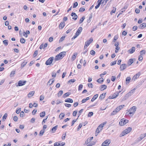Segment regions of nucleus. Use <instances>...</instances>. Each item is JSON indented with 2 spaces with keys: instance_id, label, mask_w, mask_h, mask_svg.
Masks as SVG:
<instances>
[{
  "instance_id": "nucleus-51",
  "label": "nucleus",
  "mask_w": 146,
  "mask_h": 146,
  "mask_svg": "<svg viewBox=\"0 0 146 146\" xmlns=\"http://www.w3.org/2000/svg\"><path fill=\"white\" fill-rule=\"evenodd\" d=\"M76 81L74 79H72L70 80L68 82V83H70V82L74 83Z\"/></svg>"
},
{
  "instance_id": "nucleus-42",
  "label": "nucleus",
  "mask_w": 146,
  "mask_h": 146,
  "mask_svg": "<svg viewBox=\"0 0 146 146\" xmlns=\"http://www.w3.org/2000/svg\"><path fill=\"white\" fill-rule=\"evenodd\" d=\"M58 142L59 146H63L65 145V143L64 142H61V141Z\"/></svg>"
},
{
  "instance_id": "nucleus-41",
  "label": "nucleus",
  "mask_w": 146,
  "mask_h": 146,
  "mask_svg": "<svg viewBox=\"0 0 146 146\" xmlns=\"http://www.w3.org/2000/svg\"><path fill=\"white\" fill-rule=\"evenodd\" d=\"M45 115V113L44 111L41 113L40 114V116L41 117H44Z\"/></svg>"
},
{
  "instance_id": "nucleus-36",
  "label": "nucleus",
  "mask_w": 146,
  "mask_h": 146,
  "mask_svg": "<svg viewBox=\"0 0 146 146\" xmlns=\"http://www.w3.org/2000/svg\"><path fill=\"white\" fill-rule=\"evenodd\" d=\"M85 19V17L84 16L82 17L80 20L79 21V24H80L82 23L84 20Z\"/></svg>"
},
{
  "instance_id": "nucleus-35",
  "label": "nucleus",
  "mask_w": 146,
  "mask_h": 146,
  "mask_svg": "<svg viewBox=\"0 0 146 146\" xmlns=\"http://www.w3.org/2000/svg\"><path fill=\"white\" fill-rule=\"evenodd\" d=\"M65 114L64 113H61L59 115V118L61 120L62 119L63 117H64Z\"/></svg>"
},
{
  "instance_id": "nucleus-27",
  "label": "nucleus",
  "mask_w": 146,
  "mask_h": 146,
  "mask_svg": "<svg viewBox=\"0 0 146 146\" xmlns=\"http://www.w3.org/2000/svg\"><path fill=\"white\" fill-rule=\"evenodd\" d=\"M92 17V14L91 13L90 15L89 19L87 20V22L88 23H90L91 21V19Z\"/></svg>"
},
{
  "instance_id": "nucleus-7",
  "label": "nucleus",
  "mask_w": 146,
  "mask_h": 146,
  "mask_svg": "<svg viewBox=\"0 0 146 146\" xmlns=\"http://www.w3.org/2000/svg\"><path fill=\"white\" fill-rule=\"evenodd\" d=\"M140 72H138L135 75L132 79V80L135 81V80L138 78L140 75Z\"/></svg>"
},
{
  "instance_id": "nucleus-52",
  "label": "nucleus",
  "mask_w": 146,
  "mask_h": 146,
  "mask_svg": "<svg viewBox=\"0 0 146 146\" xmlns=\"http://www.w3.org/2000/svg\"><path fill=\"white\" fill-rule=\"evenodd\" d=\"M145 50H141L140 52V55H143V54H144L145 53Z\"/></svg>"
},
{
  "instance_id": "nucleus-49",
  "label": "nucleus",
  "mask_w": 146,
  "mask_h": 146,
  "mask_svg": "<svg viewBox=\"0 0 146 146\" xmlns=\"http://www.w3.org/2000/svg\"><path fill=\"white\" fill-rule=\"evenodd\" d=\"M83 87V86L82 84H80L79 86H78V91H80L82 90V88Z\"/></svg>"
},
{
  "instance_id": "nucleus-9",
  "label": "nucleus",
  "mask_w": 146,
  "mask_h": 146,
  "mask_svg": "<svg viewBox=\"0 0 146 146\" xmlns=\"http://www.w3.org/2000/svg\"><path fill=\"white\" fill-rule=\"evenodd\" d=\"M54 57H52L49 58L46 61V65H48L51 64L54 59Z\"/></svg>"
},
{
  "instance_id": "nucleus-28",
  "label": "nucleus",
  "mask_w": 146,
  "mask_h": 146,
  "mask_svg": "<svg viewBox=\"0 0 146 146\" xmlns=\"http://www.w3.org/2000/svg\"><path fill=\"white\" fill-rule=\"evenodd\" d=\"M77 55V53H74L73 54L72 57V60H74L75 59Z\"/></svg>"
},
{
  "instance_id": "nucleus-13",
  "label": "nucleus",
  "mask_w": 146,
  "mask_h": 146,
  "mask_svg": "<svg viewBox=\"0 0 146 146\" xmlns=\"http://www.w3.org/2000/svg\"><path fill=\"white\" fill-rule=\"evenodd\" d=\"M26 82V81H22V80H20L18 83V85L19 86H22L25 85Z\"/></svg>"
},
{
  "instance_id": "nucleus-23",
  "label": "nucleus",
  "mask_w": 146,
  "mask_h": 146,
  "mask_svg": "<svg viewBox=\"0 0 146 146\" xmlns=\"http://www.w3.org/2000/svg\"><path fill=\"white\" fill-rule=\"evenodd\" d=\"M65 102H67L72 103L73 102V100L71 98H68L65 100Z\"/></svg>"
},
{
  "instance_id": "nucleus-16",
  "label": "nucleus",
  "mask_w": 146,
  "mask_h": 146,
  "mask_svg": "<svg viewBox=\"0 0 146 146\" xmlns=\"http://www.w3.org/2000/svg\"><path fill=\"white\" fill-rule=\"evenodd\" d=\"M66 53V52H62L60 53L58 55L59 56L60 59H62L65 55Z\"/></svg>"
},
{
  "instance_id": "nucleus-22",
  "label": "nucleus",
  "mask_w": 146,
  "mask_h": 146,
  "mask_svg": "<svg viewBox=\"0 0 146 146\" xmlns=\"http://www.w3.org/2000/svg\"><path fill=\"white\" fill-rule=\"evenodd\" d=\"M65 26V23L64 22H62L60 23L59 25V28L60 29H62Z\"/></svg>"
},
{
  "instance_id": "nucleus-56",
  "label": "nucleus",
  "mask_w": 146,
  "mask_h": 146,
  "mask_svg": "<svg viewBox=\"0 0 146 146\" xmlns=\"http://www.w3.org/2000/svg\"><path fill=\"white\" fill-rule=\"evenodd\" d=\"M82 123H80L79 124V125L78 127V128H77V131H79L80 130V129L82 127Z\"/></svg>"
},
{
  "instance_id": "nucleus-61",
  "label": "nucleus",
  "mask_w": 146,
  "mask_h": 146,
  "mask_svg": "<svg viewBox=\"0 0 146 146\" xmlns=\"http://www.w3.org/2000/svg\"><path fill=\"white\" fill-rule=\"evenodd\" d=\"M143 59V57L142 55H140L139 57L138 60L139 61H141Z\"/></svg>"
},
{
  "instance_id": "nucleus-2",
  "label": "nucleus",
  "mask_w": 146,
  "mask_h": 146,
  "mask_svg": "<svg viewBox=\"0 0 146 146\" xmlns=\"http://www.w3.org/2000/svg\"><path fill=\"white\" fill-rule=\"evenodd\" d=\"M132 130V128L131 127H128L124 130L120 135L119 136L121 137L125 134L129 133Z\"/></svg>"
},
{
  "instance_id": "nucleus-64",
  "label": "nucleus",
  "mask_w": 146,
  "mask_h": 146,
  "mask_svg": "<svg viewBox=\"0 0 146 146\" xmlns=\"http://www.w3.org/2000/svg\"><path fill=\"white\" fill-rule=\"evenodd\" d=\"M13 119L14 121H17L18 117L17 116H15L13 117Z\"/></svg>"
},
{
  "instance_id": "nucleus-33",
  "label": "nucleus",
  "mask_w": 146,
  "mask_h": 146,
  "mask_svg": "<svg viewBox=\"0 0 146 146\" xmlns=\"http://www.w3.org/2000/svg\"><path fill=\"white\" fill-rule=\"evenodd\" d=\"M70 94V93L68 92L65 93L63 95V97L64 98H65L69 96Z\"/></svg>"
},
{
  "instance_id": "nucleus-54",
  "label": "nucleus",
  "mask_w": 146,
  "mask_h": 146,
  "mask_svg": "<svg viewBox=\"0 0 146 146\" xmlns=\"http://www.w3.org/2000/svg\"><path fill=\"white\" fill-rule=\"evenodd\" d=\"M78 5V3L77 2H75L73 4V8H75Z\"/></svg>"
},
{
  "instance_id": "nucleus-34",
  "label": "nucleus",
  "mask_w": 146,
  "mask_h": 146,
  "mask_svg": "<svg viewBox=\"0 0 146 146\" xmlns=\"http://www.w3.org/2000/svg\"><path fill=\"white\" fill-rule=\"evenodd\" d=\"M54 59L55 61H58L61 60V59H60V57L58 54L57 55L55 56Z\"/></svg>"
},
{
  "instance_id": "nucleus-3",
  "label": "nucleus",
  "mask_w": 146,
  "mask_h": 146,
  "mask_svg": "<svg viewBox=\"0 0 146 146\" xmlns=\"http://www.w3.org/2000/svg\"><path fill=\"white\" fill-rule=\"evenodd\" d=\"M135 89L134 88L131 90L129 93L126 94L123 98L124 100L127 99L129 96L133 94L134 92Z\"/></svg>"
},
{
  "instance_id": "nucleus-40",
  "label": "nucleus",
  "mask_w": 146,
  "mask_h": 146,
  "mask_svg": "<svg viewBox=\"0 0 146 146\" xmlns=\"http://www.w3.org/2000/svg\"><path fill=\"white\" fill-rule=\"evenodd\" d=\"M58 125H56L55 126L53 127L52 129V131L53 132H54L56 130L57 128L58 127Z\"/></svg>"
},
{
  "instance_id": "nucleus-8",
  "label": "nucleus",
  "mask_w": 146,
  "mask_h": 146,
  "mask_svg": "<svg viewBox=\"0 0 146 146\" xmlns=\"http://www.w3.org/2000/svg\"><path fill=\"white\" fill-rule=\"evenodd\" d=\"M120 91L119 92H117L113 94L111 96H110L109 97L110 99H114L116 98L118 96L119 94Z\"/></svg>"
},
{
  "instance_id": "nucleus-15",
  "label": "nucleus",
  "mask_w": 146,
  "mask_h": 146,
  "mask_svg": "<svg viewBox=\"0 0 146 146\" xmlns=\"http://www.w3.org/2000/svg\"><path fill=\"white\" fill-rule=\"evenodd\" d=\"M135 60L134 58H131L127 62V64L129 66H130L134 62V61Z\"/></svg>"
},
{
  "instance_id": "nucleus-11",
  "label": "nucleus",
  "mask_w": 146,
  "mask_h": 146,
  "mask_svg": "<svg viewBox=\"0 0 146 146\" xmlns=\"http://www.w3.org/2000/svg\"><path fill=\"white\" fill-rule=\"evenodd\" d=\"M127 65L125 64H121L120 66V70L121 71H122L124 70L127 68Z\"/></svg>"
},
{
  "instance_id": "nucleus-24",
  "label": "nucleus",
  "mask_w": 146,
  "mask_h": 146,
  "mask_svg": "<svg viewBox=\"0 0 146 146\" xmlns=\"http://www.w3.org/2000/svg\"><path fill=\"white\" fill-rule=\"evenodd\" d=\"M106 94V93H103L101 94L100 96V99L101 100H102L103 99L105 96Z\"/></svg>"
},
{
  "instance_id": "nucleus-48",
  "label": "nucleus",
  "mask_w": 146,
  "mask_h": 146,
  "mask_svg": "<svg viewBox=\"0 0 146 146\" xmlns=\"http://www.w3.org/2000/svg\"><path fill=\"white\" fill-rule=\"evenodd\" d=\"M93 113L92 112H90L88 113V117H90L91 116L93 115Z\"/></svg>"
},
{
  "instance_id": "nucleus-14",
  "label": "nucleus",
  "mask_w": 146,
  "mask_h": 146,
  "mask_svg": "<svg viewBox=\"0 0 146 146\" xmlns=\"http://www.w3.org/2000/svg\"><path fill=\"white\" fill-rule=\"evenodd\" d=\"M71 15L73 17V19L75 21L78 18V16L74 12L72 13L71 14Z\"/></svg>"
},
{
  "instance_id": "nucleus-20",
  "label": "nucleus",
  "mask_w": 146,
  "mask_h": 146,
  "mask_svg": "<svg viewBox=\"0 0 146 146\" xmlns=\"http://www.w3.org/2000/svg\"><path fill=\"white\" fill-rule=\"evenodd\" d=\"M107 88V86L106 85H102L100 86V89L101 91H102L106 89Z\"/></svg>"
},
{
  "instance_id": "nucleus-12",
  "label": "nucleus",
  "mask_w": 146,
  "mask_h": 146,
  "mask_svg": "<svg viewBox=\"0 0 146 146\" xmlns=\"http://www.w3.org/2000/svg\"><path fill=\"white\" fill-rule=\"evenodd\" d=\"M46 129V125H44L43 126V129L40 131V133L38 134L39 136H41L44 133V130Z\"/></svg>"
},
{
  "instance_id": "nucleus-59",
  "label": "nucleus",
  "mask_w": 146,
  "mask_h": 146,
  "mask_svg": "<svg viewBox=\"0 0 146 146\" xmlns=\"http://www.w3.org/2000/svg\"><path fill=\"white\" fill-rule=\"evenodd\" d=\"M38 51L37 50H36L35 51L33 55V56H34V57H35L38 54Z\"/></svg>"
},
{
  "instance_id": "nucleus-32",
  "label": "nucleus",
  "mask_w": 146,
  "mask_h": 146,
  "mask_svg": "<svg viewBox=\"0 0 146 146\" xmlns=\"http://www.w3.org/2000/svg\"><path fill=\"white\" fill-rule=\"evenodd\" d=\"M104 81V79L102 78H101L97 80V82L99 83H101Z\"/></svg>"
},
{
  "instance_id": "nucleus-39",
  "label": "nucleus",
  "mask_w": 146,
  "mask_h": 146,
  "mask_svg": "<svg viewBox=\"0 0 146 146\" xmlns=\"http://www.w3.org/2000/svg\"><path fill=\"white\" fill-rule=\"evenodd\" d=\"M100 130L99 129V128H98V127L97 129H96V132H95L96 136H97V135H98V134L100 133Z\"/></svg>"
},
{
  "instance_id": "nucleus-53",
  "label": "nucleus",
  "mask_w": 146,
  "mask_h": 146,
  "mask_svg": "<svg viewBox=\"0 0 146 146\" xmlns=\"http://www.w3.org/2000/svg\"><path fill=\"white\" fill-rule=\"evenodd\" d=\"M15 73V71H12L11 72V73L10 74V77H12L14 76V75Z\"/></svg>"
},
{
  "instance_id": "nucleus-57",
  "label": "nucleus",
  "mask_w": 146,
  "mask_h": 146,
  "mask_svg": "<svg viewBox=\"0 0 146 146\" xmlns=\"http://www.w3.org/2000/svg\"><path fill=\"white\" fill-rule=\"evenodd\" d=\"M88 86L89 88H92L93 87V85L92 83H88Z\"/></svg>"
},
{
  "instance_id": "nucleus-45",
  "label": "nucleus",
  "mask_w": 146,
  "mask_h": 146,
  "mask_svg": "<svg viewBox=\"0 0 146 146\" xmlns=\"http://www.w3.org/2000/svg\"><path fill=\"white\" fill-rule=\"evenodd\" d=\"M20 42L21 43H24L25 42V40L23 38H21L20 39Z\"/></svg>"
},
{
  "instance_id": "nucleus-37",
  "label": "nucleus",
  "mask_w": 146,
  "mask_h": 146,
  "mask_svg": "<svg viewBox=\"0 0 146 146\" xmlns=\"http://www.w3.org/2000/svg\"><path fill=\"white\" fill-rule=\"evenodd\" d=\"M27 63V62L25 60H24V62L21 64V67L22 68L24 67L26 64Z\"/></svg>"
},
{
  "instance_id": "nucleus-10",
  "label": "nucleus",
  "mask_w": 146,
  "mask_h": 146,
  "mask_svg": "<svg viewBox=\"0 0 146 146\" xmlns=\"http://www.w3.org/2000/svg\"><path fill=\"white\" fill-rule=\"evenodd\" d=\"M146 136V133L141 134L139 137L137 138L136 140L137 142L141 141Z\"/></svg>"
},
{
  "instance_id": "nucleus-62",
  "label": "nucleus",
  "mask_w": 146,
  "mask_h": 146,
  "mask_svg": "<svg viewBox=\"0 0 146 146\" xmlns=\"http://www.w3.org/2000/svg\"><path fill=\"white\" fill-rule=\"evenodd\" d=\"M138 27L136 26H134L132 28V30L133 31H135L137 29Z\"/></svg>"
},
{
  "instance_id": "nucleus-58",
  "label": "nucleus",
  "mask_w": 146,
  "mask_h": 146,
  "mask_svg": "<svg viewBox=\"0 0 146 146\" xmlns=\"http://www.w3.org/2000/svg\"><path fill=\"white\" fill-rule=\"evenodd\" d=\"M65 38V36H62L60 39L59 40V42H61Z\"/></svg>"
},
{
  "instance_id": "nucleus-43",
  "label": "nucleus",
  "mask_w": 146,
  "mask_h": 146,
  "mask_svg": "<svg viewBox=\"0 0 146 146\" xmlns=\"http://www.w3.org/2000/svg\"><path fill=\"white\" fill-rule=\"evenodd\" d=\"M3 42L5 46H7L8 45V42L7 40H3Z\"/></svg>"
},
{
  "instance_id": "nucleus-26",
  "label": "nucleus",
  "mask_w": 146,
  "mask_h": 146,
  "mask_svg": "<svg viewBox=\"0 0 146 146\" xmlns=\"http://www.w3.org/2000/svg\"><path fill=\"white\" fill-rule=\"evenodd\" d=\"M35 92L34 91H31L30 92L28 95V97H31L34 94Z\"/></svg>"
},
{
  "instance_id": "nucleus-29",
  "label": "nucleus",
  "mask_w": 146,
  "mask_h": 146,
  "mask_svg": "<svg viewBox=\"0 0 146 146\" xmlns=\"http://www.w3.org/2000/svg\"><path fill=\"white\" fill-rule=\"evenodd\" d=\"M46 47V43L44 44H42L40 46L39 48L40 49H44Z\"/></svg>"
},
{
  "instance_id": "nucleus-44",
  "label": "nucleus",
  "mask_w": 146,
  "mask_h": 146,
  "mask_svg": "<svg viewBox=\"0 0 146 146\" xmlns=\"http://www.w3.org/2000/svg\"><path fill=\"white\" fill-rule=\"evenodd\" d=\"M117 113V111L115 109L111 113V115H114L115 114Z\"/></svg>"
},
{
  "instance_id": "nucleus-46",
  "label": "nucleus",
  "mask_w": 146,
  "mask_h": 146,
  "mask_svg": "<svg viewBox=\"0 0 146 146\" xmlns=\"http://www.w3.org/2000/svg\"><path fill=\"white\" fill-rule=\"evenodd\" d=\"M7 113H5L3 117V121L5 120L7 117Z\"/></svg>"
},
{
  "instance_id": "nucleus-1",
  "label": "nucleus",
  "mask_w": 146,
  "mask_h": 146,
  "mask_svg": "<svg viewBox=\"0 0 146 146\" xmlns=\"http://www.w3.org/2000/svg\"><path fill=\"white\" fill-rule=\"evenodd\" d=\"M136 108L135 106H133L126 113V114H127L128 116L133 115L135 113L136 110Z\"/></svg>"
},
{
  "instance_id": "nucleus-4",
  "label": "nucleus",
  "mask_w": 146,
  "mask_h": 146,
  "mask_svg": "<svg viewBox=\"0 0 146 146\" xmlns=\"http://www.w3.org/2000/svg\"><path fill=\"white\" fill-rule=\"evenodd\" d=\"M128 120L126 119L123 118L121 119L119 122V124L121 126L125 125L127 123H128Z\"/></svg>"
},
{
  "instance_id": "nucleus-63",
  "label": "nucleus",
  "mask_w": 146,
  "mask_h": 146,
  "mask_svg": "<svg viewBox=\"0 0 146 146\" xmlns=\"http://www.w3.org/2000/svg\"><path fill=\"white\" fill-rule=\"evenodd\" d=\"M116 78V77L115 76H113L111 77V80L113 82H114L115 81Z\"/></svg>"
},
{
  "instance_id": "nucleus-38",
  "label": "nucleus",
  "mask_w": 146,
  "mask_h": 146,
  "mask_svg": "<svg viewBox=\"0 0 146 146\" xmlns=\"http://www.w3.org/2000/svg\"><path fill=\"white\" fill-rule=\"evenodd\" d=\"M82 27H80L78 28L77 31L78 33H80H80H81V32L82 31Z\"/></svg>"
},
{
  "instance_id": "nucleus-55",
  "label": "nucleus",
  "mask_w": 146,
  "mask_h": 146,
  "mask_svg": "<svg viewBox=\"0 0 146 146\" xmlns=\"http://www.w3.org/2000/svg\"><path fill=\"white\" fill-rule=\"evenodd\" d=\"M85 11V9L84 8L81 7L80 8L79 10V11L80 12H83L84 11Z\"/></svg>"
},
{
  "instance_id": "nucleus-5",
  "label": "nucleus",
  "mask_w": 146,
  "mask_h": 146,
  "mask_svg": "<svg viewBox=\"0 0 146 146\" xmlns=\"http://www.w3.org/2000/svg\"><path fill=\"white\" fill-rule=\"evenodd\" d=\"M93 41V38H91L89 40H87L84 46V50L85 49V48L86 47H87L88 46H89L90 44Z\"/></svg>"
},
{
  "instance_id": "nucleus-18",
  "label": "nucleus",
  "mask_w": 146,
  "mask_h": 146,
  "mask_svg": "<svg viewBox=\"0 0 146 146\" xmlns=\"http://www.w3.org/2000/svg\"><path fill=\"white\" fill-rule=\"evenodd\" d=\"M124 106H125L124 105H120L118 106L115 109L118 112L119 111L121 110L123 108H124Z\"/></svg>"
},
{
  "instance_id": "nucleus-19",
  "label": "nucleus",
  "mask_w": 146,
  "mask_h": 146,
  "mask_svg": "<svg viewBox=\"0 0 146 146\" xmlns=\"http://www.w3.org/2000/svg\"><path fill=\"white\" fill-rule=\"evenodd\" d=\"M146 27V23H143L140 24L139 26V28L140 29H143L145 28Z\"/></svg>"
},
{
  "instance_id": "nucleus-31",
  "label": "nucleus",
  "mask_w": 146,
  "mask_h": 146,
  "mask_svg": "<svg viewBox=\"0 0 146 146\" xmlns=\"http://www.w3.org/2000/svg\"><path fill=\"white\" fill-rule=\"evenodd\" d=\"M131 79V77H128L126 78V83L128 84L130 82Z\"/></svg>"
},
{
  "instance_id": "nucleus-25",
  "label": "nucleus",
  "mask_w": 146,
  "mask_h": 146,
  "mask_svg": "<svg viewBox=\"0 0 146 146\" xmlns=\"http://www.w3.org/2000/svg\"><path fill=\"white\" fill-rule=\"evenodd\" d=\"M98 95L96 94L91 99V101L92 102H94L98 97Z\"/></svg>"
},
{
  "instance_id": "nucleus-21",
  "label": "nucleus",
  "mask_w": 146,
  "mask_h": 146,
  "mask_svg": "<svg viewBox=\"0 0 146 146\" xmlns=\"http://www.w3.org/2000/svg\"><path fill=\"white\" fill-rule=\"evenodd\" d=\"M54 78L51 79L47 83V85H50L54 82Z\"/></svg>"
},
{
  "instance_id": "nucleus-30",
  "label": "nucleus",
  "mask_w": 146,
  "mask_h": 146,
  "mask_svg": "<svg viewBox=\"0 0 146 146\" xmlns=\"http://www.w3.org/2000/svg\"><path fill=\"white\" fill-rule=\"evenodd\" d=\"M96 143V141H92L90 142L89 145H88L87 146H92L93 145H95Z\"/></svg>"
},
{
  "instance_id": "nucleus-17",
  "label": "nucleus",
  "mask_w": 146,
  "mask_h": 146,
  "mask_svg": "<svg viewBox=\"0 0 146 146\" xmlns=\"http://www.w3.org/2000/svg\"><path fill=\"white\" fill-rule=\"evenodd\" d=\"M135 50V48L134 47H132L131 49L128 51V52L129 53L132 54L133 53Z\"/></svg>"
},
{
  "instance_id": "nucleus-47",
  "label": "nucleus",
  "mask_w": 146,
  "mask_h": 146,
  "mask_svg": "<svg viewBox=\"0 0 146 146\" xmlns=\"http://www.w3.org/2000/svg\"><path fill=\"white\" fill-rule=\"evenodd\" d=\"M63 93V91L62 90H60L59 91L58 93V97L62 95V94Z\"/></svg>"
},
{
  "instance_id": "nucleus-50",
  "label": "nucleus",
  "mask_w": 146,
  "mask_h": 146,
  "mask_svg": "<svg viewBox=\"0 0 146 146\" xmlns=\"http://www.w3.org/2000/svg\"><path fill=\"white\" fill-rule=\"evenodd\" d=\"M90 54L92 55H94L95 54V52L93 50H91L90 51Z\"/></svg>"
},
{
  "instance_id": "nucleus-6",
  "label": "nucleus",
  "mask_w": 146,
  "mask_h": 146,
  "mask_svg": "<svg viewBox=\"0 0 146 146\" xmlns=\"http://www.w3.org/2000/svg\"><path fill=\"white\" fill-rule=\"evenodd\" d=\"M110 143V141L109 139H107L102 143L101 146H108Z\"/></svg>"
},
{
  "instance_id": "nucleus-60",
  "label": "nucleus",
  "mask_w": 146,
  "mask_h": 146,
  "mask_svg": "<svg viewBox=\"0 0 146 146\" xmlns=\"http://www.w3.org/2000/svg\"><path fill=\"white\" fill-rule=\"evenodd\" d=\"M116 60H115L114 61H113V62H111L110 64L111 66H113V65H115V64H116Z\"/></svg>"
}]
</instances>
